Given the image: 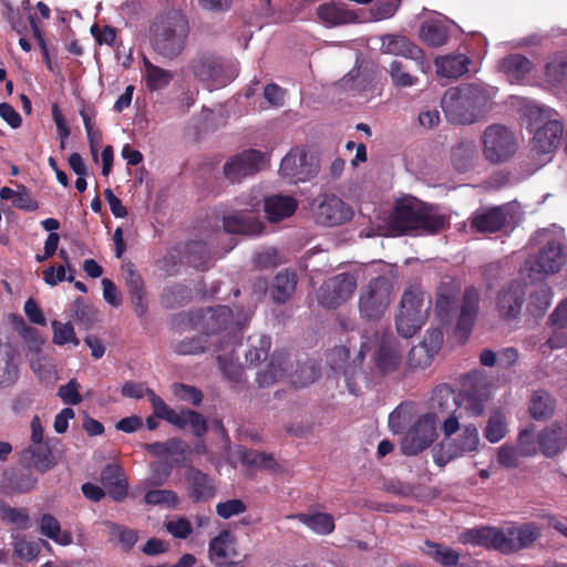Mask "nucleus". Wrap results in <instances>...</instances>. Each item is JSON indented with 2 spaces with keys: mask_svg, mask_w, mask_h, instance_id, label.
<instances>
[{
  "mask_svg": "<svg viewBox=\"0 0 567 567\" xmlns=\"http://www.w3.org/2000/svg\"><path fill=\"white\" fill-rule=\"evenodd\" d=\"M289 518L298 519L300 523L319 535H329L334 530V519L330 514L327 513H298L296 515L289 516Z\"/></svg>",
  "mask_w": 567,
  "mask_h": 567,
  "instance_id": "39",
  "label": "nucleus"
},
{
  "mask_svg": "<svg viewBox=\"0 0 567 567\" xmlns=\"http://www.w3.org/2000/svg\"><path fill=\"white\" fill-rule=\"evenodd\" d=\"M357 288L355 278L349 272L327 279L317 292L318 303L327 309H337L344 303Z\"/></svg>",
  "mask_w": 567,
  "mask_h": 567,
  "instance_id": "9",
  "label": "nucleus"
},
{
  "mask_svg": "<svg viewBox=\"0 0 567 567\" xmlns=\"http://www.w3.org/2000/svg\"><path fill=\"white\" fill-rule=\"evenodd\" d=\"M21 461L41 473L50 471L56 464L55 456L48 442L30 444L22 451Z\"/></svg>",
  "mask_w": 567,
  "mask_h": 567,
  "instance_id": "24",
  "label": "nucleus"
},
{
  "mask_svg": "<svg viewBox=\"0 0 567 567\" xmlns=\"http://www.w3.org/2000/svg\"><path fill=\"white\" fill-rule=\"evenodd\" d=\"M249 349L245 353L246 361L250 364H257L261 360L266 359L270 347L271 340L268 336H259L257 338L250 337L248 339Z\"/></svg>",
  "mask_w": 567,
  "mask_h": 567,
  "instance_id": "49",
  "label": "nucleus"
},
{
  "mask_svg": "<svg viewBox=\"0 0 567 567\" xmlns=\"http://www.w3.org/2000/svg\"><path fill=\"white\" fill-rule=\"evenodd\" d=\"M480 309V292L470 286L465 289L461 306V312L457 319V330L464 333H470Z\"/></svg>",
  "mask_w": 567,
  "mask_h": 567,
  "instance_id": "27",
  "label": "nucleus"
},
{
  "mask_svg": "<svg viewBox=\"0 0 567 567\" xmlns=\"http://www.w3.org/2000/svg\"><path fill=\"white\" fill-rule=\"evenodd\" d=\"M458 539L462 544H472L487 549L492 548L502 553V540H504V535L499 528L481 526L466 529L460 534Z\"/></svg>",
  "mask_w": 567,
  "mask_h": 567,
  "instance_id": "22",
  "label": "nucleus"
},
{
  "mask_svg": "<svg viewBox=\"0 0 567 567\" xmlns=\"http://www.w3.org/2000/svg\"><path fill=\"white\" fill-rule=\"evenodd\" d=\"M425 293L416 288L406 289L395 316L398 333L403 338L413 337L425 323L430 305L424 306Z\"/></svg>",
  "mask_w": 567,
  "mask_h": 567,
  "instance_id": "5",
  "label": "nucleus"
},
{
  "mask_svg": "<svg viewBox=\"0 0 567 567\" xmlns=\"http://www.w3.org/2000/svg\"><path fill=\"white\" fill-rule=\"evenodd\" d=\"M102 488L109 496H127L128 483L122 467L116 464H107L101 472Z\"/></svg>",
  "mask_w": 567,
  "mask_h": 567,
  "instance_id": "31",
  "label": "nucleus"
},
{
  "mask_svg": "<svg viewBox=\"0 0 567 567\" xmlns=\"http://www.w3.org/2000/svg\"><path fill=\"white\" fill-rule=\"evenodd\" d=\"M223 227L229 234L251 235L259 234L262 225L243 215H228L223 218Z\"/></svg>",
  "mask_w": 567,
  "mask_h": 567,
  "instance_id": "42",
  "label": "nucleus"
},
{
  "mask_svg": "<svg viewBox=\"0 0 567 567\" xmlns=\"http://www.w3.org/2000/svg\"><path fill=\"white\" fill-rule=\"evenodd\" d=\"M545 80L553 86L567 80V54L557 53L548 59L545 64Z\"/></svg>",
  "mask_w": 567,
  "mask_h": 567,
  "instance_id": "44",
  "label": "nucleus"
},
{
  "mask_svg": "<svg viewBox=\"0 0 567 567\" xmlns=\"http://www.w3.org/2000/svg\"><path fill=\"white\" fill-rule=\"evenodd\" d=\"M390 286L385 278H372L359 298L361 317L367 320H379L390 305Z\"/></svg>",
  "mask_w": 567,
  "mask_h": 567,
  "instance_id": "8",
  "label": "nucleus"
},
{
  "mask_svg": "<svg viewBox=\"0 0 567 567\" xmlns=\"http://www.w3.org/2000/svg\"><path fill=\"white\" fill-rule=\"evenodd\" d=\"M279 173L295 183L307 181L311 175L307 167V154L299 150L290 151L281 159Z\"/></svg>",
  "mask_w": 567,
  "mask_h": 567,
  "instance_id": "26",
  "label": "nucleus"
},
{
  "mask_svg": "<svg viewBox=\"0 0 567 567\" xmlns=\"http://www.w3.org/2000/svg\"><path fill=\"white\" fill-rule=\"evenodd\" d=\"M525 301L524 287L517 281H511L497 295L496 308L504 319L516 318Z\"/></svg>",
  "mask_w": 567,
  "mask_h": 567,
  "instance_id": "19",
  "label": "nucleus"
},
{
  "mask_svg": "<svg viewBox=\"0 0 567 567\" xmlns=\"http://www.w3.org/2000/svg\"><path fill=\"white\" fill-rule=\"evenodd\" d=\"M499 69L512 83H518L529 74L533 63L520 53H511L501 60Z\"/></svg>",
  "mask_w": 567,
  "mask_h": 567,
  "instance_id": "30",
  "label": "nucleus"
},
{
  "mask_svg": "<svg viewBox=\"0 0 567 567\" xmlns=\"http://www.w3.org/2000/svg\"><path fill=\"white\" fill-rule=\"evenodd\" d=\"M190 298L192 290L182 284H176L164 288L161 303L167 309H176L187 305Z\"/></svg>",
  "mask_w": 567,
  "mask_h": 567,
  "instance_id": "45",
  "label": "nucleus"
},
{
  "mask_svg": "<svg viewBox=\"0 0 567 567\" xmlns=\"http://www.w3.org/2000/svg\"><path fill=\"white\" fill-rule=\"evenodd\" d=\"M143 68L145 85L151 92L166 87L174 79L173 72L153 64L146 56L143 58Z\"/></svg>",
  "mask_w": 567,
  "mask_h": 567,
  "instance_id": "38",
  "label": "nucleus"
},
{
  "mask_svg": "<svg viewBox=\"0 0 567 567\" xmlns=\"http://www.w3.org/2000/svg\"><path fill=\"white\" fill-rule=\"evenodd\" d=\"M0 518L20 528H27L29 525V514L24 508H14L2 504L0 506Z\"/></svg>",
  "mask_w": 567,
  "mask_h": 567,
  "instance_id": "59",
  "label": "nucleus"
},
{
  "mask_svg": "<svg viewBox=\"0 0 567 567\" xmlns=\"http://www.w3.org/2000/svg\"><path fill=\"white\" fill-rule=\"evenodd\" d=\"M478 443L477 427L474 424L465 425L457 437L440 443V449L434 454V461L437 465L444 466L451 460L462 456L465 452L475 451Z\"/></svg>",
  "mask_w": 567,
  "mask_h": 567,
  "instance_id": "12",
  "label": "nucleus"
},
{
  "mask_svg": "<svg viewBox=\"0 0 567 567\" xmlns=\"http://www.w3.org/2000/svg\"><path fill=\"white\" fill-rule=\"evenodd\" d=\"M236 555V537L230 530L223 529L217 536L209 540L208 558L213 565L231 561L230 558Z\"/></svg>",
  "mask_w": 567,
  "mask_h": 567,
  "instance_id": "23",
  "label": "nucleus"
},
{
  "mask_svg": "<svg viewBox=\"0 0 567 567\" xmlns=\"http://www.w3.org/2000/svg\"><path fill=\"white\" fill-rule=\"evenodd\" d=\"M483 156L491 164H503L509 161L517 150L514 133L502 124H493L482 135Z\"/></svg>",
  "mask_w": 567,
  "mask_h": 567,
  "instance_id": "6",
  "label": "nucleus"
},
{
  "mask_svg": "<svg viewBox=\"0 0 567 567\" xmlns=\"http://www.w3.org/2000/svg\"><path fill=\"white\" fill-rule=\"evenodd\" d=\"M402 350L396 339L383 338L374 352V363L382 374L394 372L402 363Z\"/></svg>",
  "mask_w": 567,
  "mask_h": 567,
  "instance_id": "21",
  "label": "nucleus"
},
{
  "mask_svg": "<svg viewBox=\"0 0 567 567\" xmlns=\"http://www.w3.org/2000/svg\"><path fill=\"white\" fill-rule=\"evenodd\" d=\"M40 532L42 535L54 540L55 543L68 546L72 543V535L70 532H61L60 523L58 519L50 515L44 514L40 520Z\"/></svg>",
  "mask_w": 567,
  "mask_h": 567,
  "instance_id": "48",
  "label": "nucleus"
},
{
  "mask_svg": "<svg viewBox=\"0 0 567 567\" xmlns=\"http://www.w3.org/2000/svg\"><path fill=\"white\" fill-rule=\"evenodd\" d=\"M265 163V154L255 148H248L229 157L223 167L225 179L230 184L240 183L244 178L258 173Z\"/></svg>",
  "mask_w": 567,
  "mask_h": 567,
  "instance_id": "11",
  "label": "nucleus"
},
{
  "mask_svg": "<svg viewBox=\"0 0 567 567\" xmlns=\"http://www.w3.org/2000/svg\"><path fill=\"white\" fill-rule=\"evenodd\" d=\"M389 73L392 83L398 87L413 86L417 82V78L403 71V64L400 61H392L390 63Z\"/></svg>",
  "mask_w": 567,
  "mask_h": 567,
  "instance_id": "61",
  "label": "nucleus"
},
{
  "mask_svg": "<svg viewBox=\"0 0 567 567\" xmlns=\"http://www.w3.org/2000/svg\"><path fill=\"white\" fill-rule=\"evenodd\" d=\"M145 451L156 457H169L172 463H183L189 453V446L178 437L165 442H153L144 445Z\"/></svg>",
  "mask_w": 567,
  "mask_h": 567,
  "instance_id": "25",
  "label": "nucleus"
},
{
  "mask_svg": "<svg viewBox=\"0 0 567 567\" xmlns=\"http://www.w3.org/2000/svg\"><path fill=\"white\" fill-rule=\"evenodd\" d=\"M186 255L188 262L199 268L209 260L210 251L206 243L192 240L186 245Z\"/></svg>",
  "mask_w": 567,
  "mask_h": 567,
  "instance_id": "52",
  "label": "nucleus"
},
{
  "mask_svg": "<svg viewBox=\"0 0 567 567\" xmlns=\"http://www.w3.org/2000/svg\"><path fill=\"white\" fill-rule=\"evenodd\" d=\"M381 51L382 53L400 55L414 61L421 72H426L429 69L424 51L405 35H382Z\"/></svg>",
  "mask_w": 567,
  "mask_h": 567,
  "instance_id": "13",
  "label": "nucleus"
},
{
  "mask_svg": "<svg viewBox=\"0 0 567 567\" xmlns=\"http://www.w3.org/2000/svg\"><path fill=\"white\" fill-rule=\"evenodd\" d=\"M437 437L435 417L431 413L420 415L401 440L403 455L414 456L429 449Z\"/></svg>",
  "mask_w": 567,
  "mask_h": 567,
  "instance_id": "7",
  "label": "nucleus"
},
{
  "mask_svg": "<svg viewBox=\"0 0 567 567\" xmlns=\"http://www.w3.org/2000/svg\"><path fill=\"white\" fill-rule=\"evenodd\" d=\"M539 451L546 457H555L567 447V423L553 422L537 435Z\"/></svg>",
  "mask_w": 567,
  "mask_h": 567,
  "instance_id": "17",
  "label": "nucleus"
},
{
  "mask_svg": "<svg viewBox=\"0 0 567 567\" xmlns=\"http://www.w3.org/2000/svg\"><path fill=\"white\" fill-rule=\"evenodd\" d=\"M189 32L188 21L176 10L156 16L150 28L153 50L159 55L173 60L184 48Z\"/></svg>",
  "mask_w": 567,
  "mask_h": 567,
  "instance_id": "2",
  "label": "nucleus"
},
{
  "mask_svg": "<svg viewBox=\"0 0 567 567\" xmlns=\"http://www.w3.org/2000/svg\"><path fill=\"white\" fill-rule=\"evenodd\" d=\"M298 277L293 270H281L275 278L271 286V298L275 303H286L296 291Z\"/></svg>",
  "mask_w": 567,
  "mask_h": 567,
  "instance_id": "32",
  "label": "nucleus"
},
{
  "mask_svg": "<svg viewBox=\"0 0 567 567\" xmlns=\"http://www.w3.org/2000/svg\"><path fill=\"white\" fill-rule=\"evenodd\" d=\"M206 343L202 336L185 338L175 344L174 351L179 355H195L205 352Z\"/></svg>",
  "mask_w": 567,
  "mask_h": 567,
  "instance_id": "57",
  "label": "nucleus"
},
{
  "mask_svg": "<svg viewBox=\"0 0 567 567\" xmlns=\"http://www.w3.org/2000/svg\"><path fill=\"white\" fill-rule=\"evenodd\" d=\"M188 482L192 487V496H214L215 489L212 480L202 471L190 468Z\"/></svg>",
  "mask_w": 567,
  "mask_h": 567,
  "instance_id": "50",
  "label": "nucleus"
},
{
  "mask_svg": "<svg viewBox=\"0 0 567 567\" xmlns=\"http://www.w3.org/2000/svg\"><path fill=\"white\" fill-rule=\"evenodd\" d=\"M487 102L486 91L478 84L449 89L441 106L450 122L456 124L474 123Z\"/></svg>",
  "mask_w": 567,
  "mask_h": 567,
  "instance_id": "3",
  "label": "nucleus"
},
{
  "mask_svg": "<svg viewBox=\"0 0 567 567\" xmlns=\"http://www.w3.org/2000/svg\"><path fill=\"white\" fill-rule=\"evenodd\" d=\"M58 396L70 405H76L82 402L80 394V384L75 379H71L66 384H63L58 390Z\"/></svg>",
  "mask_w": 567,
  "mask_h": 567,
  "instance_id": "62",
  "label": "nucleus"
},
{
  "mask_svg": "<svg viewBox=\"0 0 567 567\" xmlns=\"http://www.w3.org/2000/svg\"><path fill=\"white\" fill-rule=\"evenodd\" d=\"M96 113L95 107L90 104H83L80 109L89 144L100 145L102 143V132L93 127V120Z\"/></svg>",
  "mask_w": 567,
  "mask_h": 567,
  "instance_id": "51",
  "label": "nucleus"
},
{
  "mask_svg": "<svg viewBox=\"0 0 567 567\" xmlns=\"http://www.w3.org/2000/svg\"><path fill=\"white\" fill-rule=\"evenodd\" d=\"M189 69L194 76L208 85L224 84L220 80L224 73L221 60L214 53L199 52L189 61Z\"/></svg>",
  "mask_w": 567,
  "mask_h": 567,
  "instance_id": "15",
  "label": "nucleus"
},
{
  "mask_svg": "<svg viewBox=\"0 0 567 567\" xmlns=\"http://www.w3.org/2000/svg\"><path fill=\"white\" fill-rule=\"evenodd\" d=\"M401 0H381L371 10L375 20H384L393 17L400 7Z\"/></svg>",
  "mask_w": 567,
  "mask_h": 567,
  "instance_id": "63",
  "label": "nucleus"
},
{
  "mask_svg": "<svg viewBox=\"0 0 567 567\" xmlns=\"http://www.w3.org/2000/svg\"><path fill=\"white\" fill-rule=\"evenodd\" d=\"M41 544L48 545L44 540L34 542L19 538L13 544V551L20 559L32 561L40 554Z\"/></svg>",
  "mask_w": 567,
  "mask_h": 567,
  "instance_id": "54",
  "label": "nucleus"
},
{
  "mask_svg": "<svg viewBox=\"0 0 567 567\" xmlns=\"http://www.w3.org/2000/svg\"><path fill=\"white\" fill-rule=\"evenodd\" d=\"M312 205L317 223L323 226H339L353 217V209L333 194L319 195L313 199Z\"/></svg>",
  "mask_w": 567,
  "mask_h": 567,
  "instance_id": "10",
  "label": "nucleus"
},
{
  "mask_svg": "<svg viewBox=\"0 0 567 567\" xmlns=\"http://www.w3.org/2000/svg\"><path fill=\"white\" fill-rule=\"evenodd\" d=\"M12 206L25 212H34L39 208L38 202L32 197L30 190L24 186H22L17 192L16 198L12 202Z\"/></svg>",
  "mask_w": 567,
  "mask_h": 567,
  "instance_id": "64",
  "label": "nucleus"
},
{
  "mask_svg": "<svg viewBox=\"0 0 567 567\" xmlns=\"http://www.w3.org/2000/svg\"><path fill=\"white\" fill-rule=\"evenodd\" d=\"M565 262L566 255L563 251L560 243L549 240L540 249L536 260L530 266V270L539 274L551 275L558 272Z\"/></svg>",
  "mask_w": 567,
  "mask_h": 567,
  "instance_id": "20",
  "label": "nucleus"
},
{
  "mask_svg": "<svg viewBox=\"0 0 567 567\" xmlns=\"http://www.w3.org/2000/svg\"><path fill=\"white\" fill-rule=\"evenodd\" d=\"M419 37L427 45L439 48L447 42L449 30L443 22L430 20L421 25Z\"/></svg>",
  "mask_w": 567,
  "mask_h": 567,
  "instance_id": "41",
  "label": "nucleus"
},
{
  "mask_svg": "<svg viewBox=\"0 0 567 567\" xmlns=\"http://www.w3.org/2000/svg\"><path fill=\"white\" fill-rule=\"evenodd\" d=\"M508 432L507 419L503 410H494L488 417L487 424L484 429V437L489 443H497L502 441Z\"/></svg>",
  "mask_w": 567,
  "mask_h": 567,
  "instance_id": "46",
  "label": "nucleus"
},
{
  "mask_svg": "<svg viewBox=\"0 0 567 567\" xmlns=\"http://www.w3.org/2000/svg\"><path fill=\"white\" fill-rule=\"evenodd\" d=\"M173 393L178 400L192 403L195 406H198L203 401L202 391L193 385L174 383Z\"/></svg>",
  "mask_w": 567,
  "mask_h": 567,
  "instance_id": "60",
  "label": "nucleus"
},
{
  "mask_svg": "<svg viewBox=\"0 0 567 567\" xmlns=\"http://www.w3.org/2000/svg\"><path fill=\"white\" fill-rule=\"evenodd\" d=\"M53 338L52 341L56 346H64L69 342L78 346L80 340L75 336L74 328L71 322L62 323L58 320L52 321Z\"/></svg>",
  "mask_w": 567,
  "mask_h": 567,
  "instance_id": "53",
  "label": "nucleus"
},
{
  "mask_svg": "<svg viewBox=\"0 0 567 567\" xmlns=\"http://www.w3.org/2000/svg\"><path fill=\"white\" fill-rule=\"evenodd\" d=\"M237 455L243 465L252 468L274 471L278 464L271 454L261 453L255 450H248L239 445Z\"/></svg>",
  "mask_w": 567,
  "mask_h": 567,
  "instance_id": "40",
  "label": "nucleus"
},
{
  "mask_svg": "<svg viewBox=\"0 0 567 567\" xmlns=\"http://www.w3.org/2000/svg\"><path fill=\"white\" fill-rule=\"evenodd\" d=\"M37 477L29 470H11L4 474L2 486L11 493L25 494L32 491Z\"/></svg>",
  "mask_w": 567,
  "mask_h": 567,
  "instance_id": "37",
  "label": "nucleus"
},
{
  "mask_svg": "<svg viewBox=\"0 0 567 567\" xmlns=\"http://www.w3.org/2000/svg\"><path fill=\"white\" fill-rule=\"evenodd\" d=\"M457 291L451 285H441L436 295L435 312L445 321L456 307Z\"/></svg>",
  "mask_w": 567,
  "mask_h": 567,
  "instance_id": "47",
  "label": "nucleus"
},
{
  "mask_svg": "<svg viewBox=\"0 0 567 567\" xmlns=\"http://www.w3.org/2000/svg\"><path fill=\"white\" fill-rule=\"evenodd\" d=\"M449 225L447 217L440 213L437 206L429 205L413 196L395 200L388 219V228L392 236L416 230L437 234Z\"/></svg>",
  "mask_w": 567,
  "mask_h": 567,
  "instance_id": "1",
  "label": "nucleus"
},
{
  "mask_svg": "<svg viewBox=\"0 0 567 567\" xmlns=\"http://www.w3.org/2000/svg\"><path fill=\"white\" fill-rule=\"evenodd\" d=\"M288 369V354L286 352H276L266 369L257 374L259 386L267 388L275 384L286 374Z\"/></svg>",
  "mask_w": 567,
  "mask_h": 567,
  "instance_id": "34",
  "label": "nucleus"
},
{
  "mask_svg": "<svg viewBox=\"0 0 567 567\" xmlns=\"http://www.w3.org/2000/svg\"><path fill=\"white\" fill-rule=\"evenodd\" d=\"M297 207L298 203L291 196L272 195L265 198L264 202L266 217L272 223L292 216Z\"/></svg>",
  "mask_w": 567,
  "mask_h": 567,
  "instance_id": "29",
  "label": "nucleus"
},
{
  "mask_svg": "<svg viewBox=\"0 0 567 567\" xmlns=\"http://www.w3.org/2000/svg\"><path fill=\"white\" fill-rule=\"evenodd\" d=\"M217 360L224 377L228 381L236 384L244 381V369L240 363L226 355H218Z\"/></svg>",
  "mask_w": 567,
  "mask_h": 567,
  "instance_id": "56",
  "label": "nucleus"
},
{
  "mask_svg": "<svg viewBox=\"0 0 567 567\" xmlns=\"http://www.w3.org/2000/svg\"><path fill=\"white\" fill-rule=\"evenodd\" d=\"M564 124L558 120H550L535 130L530 145L537 154H550L560 144Z\"/></svg>",
  "mask_w": 567,
  "mask_h": 567,
  "instance_id": "18",
  "label": "nucleus"
},
{
  "mask_svg": "<svg viewBox=\"0 0 567 567\" xmlns=\"http://www.w3.org/2000/svg\"><path fill=\"white\" fill-rule=\"evenodd\" d=\"M528 410L534 420H548L555 413L556 400L546 390H535L529 398Z\"/></svg>",
  "mask_w": 567,
  "mask_h": 567,
  "instance_id": "35",
  "label": "nucleus"
},
{
  "mask_svg": "<svg viewBox=\"0 0 567 567\" xmlns=\"http://www.w3.org/2000/svg\"><path fill=\"white\" fill-rule=\"evenodd\" d=\"M471 59L466 54H451L435 60L437 73L444 78L457 79L468 72Z\"/></svg>",
  "mask_w": 567,
  "mask_h": 567,
  "instance_id": "36",
  "label": "nucleus"
},
{
  "mask_svg": "<svg viewBox=\"0 0 567 567\" xmlns=\"http://www.w3.org/2000/svg\"><path fill=\"white\" fill-rule=\"evenodd\" d=\"M516 449L518 450L520 456L528 457L537 454L539 451V445L533 431L525 429L519 432Z\"/></svg>",
  "mask_w": 567,
  "mask_h": 567,
  "instance_id": "58",
  "label": "nucleus"
},
{
  "mask_svg": "<svg viewBox=\"0 0 567 567\" xmlns=\"http://www.w3.org/2000/svg\"><path fill=\"white\" fill-rule=\"evenodd\" d=\"M502 554L517 553L529 547L540 537V529L533 523L511 526L502 529Z\"/></svg>",
  "mask_w": 567,
  "mask_h": 567,
  "instance_id": "16",
  "label": "nucleus"
},
{
  "mask_svg": "<svg viewBox=\"0 0 567 567\" xmlns=\"http://www.w3.org/2000/svg\"><path fill=\"white\" fill-rule=\"evenodd\" d=\"M318 18L328 25H339L355 22L357 14L334 1L326 2L317 8Z\"/></svg>",
  "mask_w": 567,
  "mask_h": 567,
  "instance_id": "33",
  "label": "nucleus"
},
{
  "mask_svg": "<svg viewBox=\"0 0 567 567\" xmlns=\"http://www.w3.org/2000/svg\"><path fill=\"white\" fill-rule=\"evenodd\" d=\"M174 321L185 329H198L206 336L218 334L234 326V313L228 306L208 307L189 312H181Z\"/></svg>",
  "mask_w": 567,
  "mask_h": 567,
  "instance_id": "4",
  "label": "nucleus"
},
{
  "mask_svg": "<svg viewBox=\"0 0 567 567\" xmlns=\"http://www.w3.org/2000/svg\"><path fill=\"white\" fill-rule=\"evenodd\" d=\"M435 354H433L425 346L421 343L411 348L408 355V365L410 369H425L427 368Z\"/></svg>",
  "mask_w": 567,
  "mask_h": 567,
  "instance_id": "55",
  "label": "nucleus"
},
{
  "mask_svg": "<svg viewBox=\"0 0 567 567\" xmlns=\"http://www.w3.org/2000/svg\"><path fill=\"white\" fill-rule=\"evenodd\" d=\"M422 550L444 567H454L460 560V554L449 546L426 540Z\"/></svg>",
  "mask_w": 567,
  "mask_h": 567,
  "instance_id": "43",
  "label": "nucleus"
},
{
  "mask_svg": "<svg viewBox=\"0 0 567 567\" xmlns=\"http://www.w3.org/2000/svg\"><path fill=\"white\" fill-rule=\"evenodd\" d=\"M509 210L507 205L478 208L472 214L471 227L478 233L501 231L508 223Z\"/></svg>",
  "mask_w": 567,
  "mask_h": 567,
  "instance_id": "14",
  "label": "nucleus"
},
{
  "mask_svg": "<svg viewBox=\"0 0 567 567\" xmlns=\"http://www.w3.org/2000/svg\"><path fill=\"white\" fill-rule=\"evenodd\" d=\"M458 408L456 395L449 385L441 384L434 388L431 396L432 412L430 413L435 417L436 423L446 413L457 412Z\"/></svg>",
  "mask_w": 567,
  "mask_h": 567,
  "instance_id": "28",
  "label": "nucleus"
}]
</instances>
